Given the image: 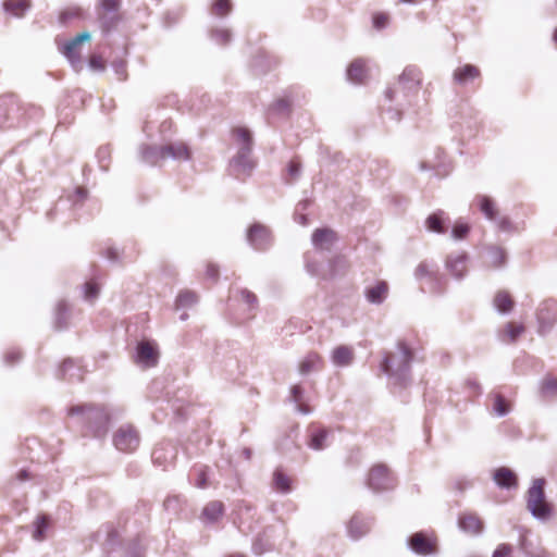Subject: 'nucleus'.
Masks as SVG:
<instances>
[{
    "label": "nucleus",
    "mask_w": 557,
    "mask_h": 557,
    "mask_svg": "<svg viewBox=\"0 0 557 557\" xmlns=\"http://www.w3.org/2000/svg\"><path fill=\"white\" fill-rule=\"evenodd\" d=\"M480 76V70L471 64L459 66L454 72V79L459 84H466Z\"/></svg>",
    "instance_id": "obj_23"
},
{
    "label": "nucleus",
    "mask_w": 557,
    "mask_h": 557,
    "mask_svg": "<svg viewBox=\"0 0 557 557\" xmlns=\"http://www.w3.org/2000/svg\"><path fill=\"white\" fill-rule=\"evenodd\" d=\"M495 222H497L499 228L503 231H510L512 228L511 222L507 216L498 215Z\"/></svg>",
    "instance_id": "obj_50"
},
{
    "label": "nucleus",
    "mask_w": 557,
    "mask_h": 557,
    "mask_svg": "<svg viewBox=\"0 0 557 557\" xmlns=\"http://www.w3.org/2000/svg\"><path fill=\"white\" fill-rule=\"evenodd\" d=\"M224 512V505L220 500H212L203 508L202 516L209 521H216Z\"/></svg>",
    "instance_id": "obj_27"
},
{
    "label": "nucleus",
    "mask_w": 557,
    "mask_h": 557,
    "mask_svg": "<svg viewBox=\"0 0 557 557\" xmlns=\"http://www.w3.org/2000/svg\"><path fill=\"white\" fill-rule=\"evenodd\" d=\"M493 408L499 416H504L509 412L510 404L502 395L497 394L494 397Z\"/></svg>",
    "instance_id": "obj_37"
},
{
    "label": "nucleus",
    "mask_w": 557,
    "mask_h": 557,
    "mask_svg": "<svg viewBox=\"0 0 557 557\" xmlns=\"http://www.w3.org/2000/svg\"><path fill=\"white\" fill-rule=\"evenodd\" d=\"M544 484L545 481L543 479H536L527 495L528 509L533 516L543 520L553 516V507L545 499Z\"/></svg>",
    "instance_id": "obj_2"
},
{
    "label": "nucleus",
    "mask_w": 557,
    "mask_h": 557,
    "mask_svg": "<svg viewBox=\"0 0 557 557\" xmlns=\"http://www.w3.org/2000/svg\"><path fill=\"white\" fill-rule=\"evenodd\" d=\"M425 223L429 231L435 233H444V212L437 211L432 213L431 215H429Z\"/></svg>",
    "instance_id": "obj_28"
},
{
    "label": "nucleus",
    "mask_w": 557,
    "mask_h": 557,
    "mask_svg": "<svg viewBox=\"0 0 557 557\" xmlns=\"http://www.w3.org/2000/svg\"><path fill=\"white\" fill-rule=\"evenodd\" d=\"M355 358L354 349L347 345H339L332 351V361L338 367L349 366Z\"/></svg>",
    "instance_id": "obj_17"
},
{
    "label": "nucleus",
    "mask_w": 557,
    "mask_h": 557,
    "mask_svg": "<svg viewBox=\"0 0 557 557\" xmlns=\"http://www.w3.org/2000/svg\"><path fill=\"white\" fill-rule=\"evenodd\" d=\"M542 392L545 395H556L557 394V379L547 376L544 379L542 384Z\"/></svg>",
    "instance_id": "obj_38"
},
{
    "label": "nucleus",
    "mask_w": 557,
    "mask_h": 557,
    "mask_svg": "<svg viewBox=\"0 0 557 557\" xmlns=\"http://www.w3.org/2000/svg\"><path fill=\"white\" fill-rule=\"evenodd\" d=\"M358 522H359V521H358L356 518H354V519H351V520H350V523H349V530H350V532H351V533H354V528H355V525H356Z\"/></svg>",
    "instance_id": "obj_56"
},
{
    "label": "nucleus",
    "mask_w": 557,
    "mask_h": 557,
    "mask_svg": "<svg viewBox=\"0 0 557 557\" xmlns=\"http://www.w3.org/2000/svg\"><path fill=\"white\" fill-rule=\"evenodd\" d=\"M327 435V430L322 428H312L310 430V441L308 443L309 447L315 450L323 449L325 447Z\"/></svg>",
    "instance_id": "obj_26"
},
{
    "label": "nucleus",
    "mask_w": 557,
    "mask_h": 557,
    "mask_svg": "<svg viewBox=\"0 0 557 557\" xmlns=\"http://www.w3.org/2000/svg\"><path fill=\"white\" fill-rule=\"evenodd\" d=\"M338 262L342 263V265L345 270L348 268V264L345 260H338Z\"/></svg>",
    "instance_id": "obj_58"
},
{
    "label": "nucleus",
    "mask_w": 557,
    "mask_h": 557,
    "mask_svg": "<svg viewBox=\"0 0 557 557\" xmlns=\"http://www.w3.org/2000/svg\"><path fill=\"white\" fill-rule=\"evenodd\" d=\"M89 65L95 71H103L106 69V60L100 54H91Z\"/></svg>",
    "instance_id": "obj_41"
},
{
    "label": "nucleus",
    "mask_w": 557,
    "mask_h": 557,
    "mask_svg": "<svg viewBox=\"0 0 557 557\" xmlns=\"http://www.w3.org/2000/svg\"><path fill=\"white\" fill-rule=\"evenodd\" d=\"M208 485V482H207V474L206 472L202 470L200 471L199 473V476H198V481H197V486L200 487V488H205L207 487Z\"/></svg>",
    "instance_id": "obj_52"
},
{
    "label": "nucleus",
    "mask_w": 557,
    "mask_h": 557,
    "mask_svg": "<svg viewBox=\"0 0 557 557\" xmlns=\"http://www.w3.org/2000/svg\"><path fill=\"white\" fill-rule=\"evenodd\" d=\"M400 2H406V3H413L414 0H399Z\"/></svg>",
    "instance_id": "obj_59"
},
{
    "label": "nucleus",
    "mask_w": 557,
    "mask_h": 557,
    "mask_svg": "<svg viewBox=\"0 0 557 557\" xmlns=\"http://www.w3.org/2000/svg\"><path fill=\"white\" fill-rule=\"evenodd\" d=\"M120 5V0H101V8L104 11H116Z\"/></svg>",
    "instance_id": "obj_47"
},
{
    "label": "nucleus",
    "mask_w": 557,
    "mask_h": 557,
    "mask_svg": "<svg viewBox=\"0 0 557 557\" xmlns=\"http://www.w3.org/2000/svg\"><path fill=\"white\" fill-rule=\"evenodd\" d=\"M323 368V359L320 354L315 351L309 352L300 362L299 371L301 374H308L312 371Z\"/></svg>",
    "instance_id": "obj_19"
},
{
    "label": "nucleus",
    "mask_w": 557,
    "mask_h": 557,
    "mask_svg": "<svg viewBox=\"0 0 557 557\" xmlns=\"http://www.w3.org/2000/svg\"><path fill=\"white\" fill-rule=\"evenodd\" d=\"M36 530L34 532V537L38 541L42 540L45 537V532L47 528L49 527V519L47 516L42 515L39 516L35 522Z\"/></svg>",
    "instance_id": "obj_35"
},
{
    "label": "nucleus",
    "mask_w": 557,
    "mask_h": 557,
    "mask_svg": "<svg viewBox=\"0 0 557 557\" xmlns=\"http://www.w3.org/2000/svg\"><path fill=\"white\" fill-rule=\"evenodd\" d=\"M5 10L15 16H22L29 8V0H7L4 2Z\"/></svg>",
    "instance_id": "obj_29"
},
{
    "label": "nucleus",
    "mask_w": 557,
    "mask_h": 557,
    "mask_svg": "<svg viewBox=\"0 0 557 557\" xmlns=\"http://www.w3.org/2000/svg\"><path fill=\"white\" fill-rule=\"evenodd\" d=\"M169 157L187 160L190 158V151L184 143L169 144L161 147H148L144 150V159L151 164H157L159 160H164Z\"/></svg>",
    "instance_id": "obj_4"
},
{
    "label": "nucleus",
    "mask_w": 557,
    "mask_h": 557,
    "mask_svg": "<svg viewBox=\"0 0 557 557\" xmlns=\"http://www.w3.org/2000/svg\"><path fill=\"white\" fill-rule=\"evenodd\" d=\"M360 534H362V531H359L358 534H354L355 536H359Z\"/></svg>",
    "instance_id": "obj_62"
},
{
    "label": "nucleus",
    "mask_w": 557,
    "mask_h": 557,
    "mask_svg": "<svg viewBox=\"0 0 557 557\" xmlns=\"http://www.w3.org/2000/svg\"><path fill=\"white\" fill-rule=\"evenodd\" d=\"M481 212L491 221H496L499 215V210L493 199L487 196L481 195L475 198Z\"/></svg>",
    "instance_id": "obj_21"
},
{
    "label": "nucleus",
    "mask_w": 557,
    "mask_h": 557,
    "mask_svg": "<svg viewBox=\"0 0 557 557\" xmlns=\"http://www.w3.org/2000/svg\"><path fill=\"white\" fill-rule=\"evenodd\" d=\"M214 39L222 45H225L231 39V34L227 29H216L212 33Z\"/></svg>",
    "instance_id": "obj_43"
},
{
    "label": "nucleus",
    "mask_w": 557,
    "mask_h": 557,
    "mask_svg": "<svg viewBox=\"0 0 557 557\" xmlns=\"http://www.w3.org/2000/svg\"><path fill=\"white\" fill-rule=\"evenodd\" d=\"M152 459L159 465H164L168 461V457L164 454L163 447L157 446L152 451Z\"/></svg>",
    "instance_id": "obj_46"
},
{
    "label": "nucleus",
    "mask_w": 557,
    "mask_h": 557,
    "mask_svg": "<svg viewBox=\"0 0 557 557\" xmlns=\"http://www.w3.org/2000/svg\"><path fill=\"white\" fill-rule=\"evenodd\" d=\"M458 525L470 534H479L483 530V521L474 512H463L459 516Z\"/></svg>",
    "instance_id": "obj_13"
},
{
    "label": "nucleus",
    "mask_w": 557,
    "mask_h": 557,
    "mask_svg": "<svg viewBox=\"0 0 557 557\" xmlns=\"http://www.w3.org/2000/svg\"><path fill=\"white\" fill-rule=\"evenodd\" d=\"M521 549L529 556V557H549V553L541 547L536 552H531L529 549L530 543L527 539V536H522L520 541Z\"/></svg>",
    "instance_id": "obj_36"
},
{
    "label": "nucleus",
    "mask_w": 557,
    "mask_h": 557,
    "mask_svg": "<svg viewBox=\"0 0 557 557\" xmlns=\"http://www.w3.org/2000/svg\"><path fill=\"white\" fill-rule=\"evenodd\" d=\"M388 294V285L384 281H379L373 286L366 289V297L370 302L381 304Z\"/></svg>",
    "instance_id": "obj_20"
},
{
    "label": "nucleus",
    "mask_w": 557,
    "mask_h": 557,
    "mask_svg": "<svg viewBox=\"0 0 557 557\" xmlns=\"http://www.w3.org/2000/svg\"><path fill=\"white\" fill-rule=\"evenodd\" d=\"M494 305L498 311L506 313L512 310L515 301L507 290H498L494 297Z\"/></svg>",
    "instance_id": "obj_25"
},
{
    "label": "nucleus",
    "mask_w": 557,
    "mask_h": 557,
    "mask_svg": "<svg viewBox=\"0 0 557 557\" xmlns=\"http://www.w3.org/2000/svg\"><path fill=\"white\" fill-rule=\"evenodd\" d=\"M106 256L111 259V260H116L117 257H119V253L115 249L113 248H108L107 249V252H106Z\"/></svg>",
    "instance_id": "obj_54"
},
{
    "label": "nucleus",
    "mask_w": 557,
    "mask_h": 557,
    "mask_svg": "<svg viewBox=\"0 0 557 557\" xmlns=\"http://www.w3.org/2000/svg\"><path fill=\"white\" fill-rule=\"evenodd\" d=\"M103 29H104L106 32H108V30H109V26H104V27H103Z\"/></svg>",
    "instance_id": "obj_61"
},
{
    "label": "nucleus",
    "mask_w": 557,
    "mask_h": 557,
    "mask_svg": "<svg viewBox=\"0 0 557 557\" xmlns=\"http://www.w3.org/2000/svg\"><path fill=\"white\" fill-rule=\"evenodd\" d=\"M67 414L95 437L103 436L108 431L110 416L103 406L81 404L69 408Z\"/></svg>",
    "instance_id": "obj_1"
},
{
    "label": "nucleus",
    "mask_w": 557,
    "mask_h": 557,
    "mask_svg": "<svg viewBox=\"0 0 557 557\" xmlns=\"http://www.w3.org/2000/svg\"><path fill=\"white\" fill-rule=\"evenodd\" d=\"M100 287L95 281L85 284V296L88 299H95L99 294Z\"/></svg>",
    "instance_id": "obj_42"
},
{
    "label": "nucleus",
    "mask_w": 557,
    "mask_h": 557,
    "mask_svg": "<svg viewBox=\"0 0 557 557\" xmlns=\"http://www.w3.org/2000/svg\"><path fill=\"white\" fill-rule=\"evenodd\" d=\"M233 135L235 136V138L238 143H243L245 145L243 150H245L246 152H249L251 143H252V138H251V134H250L249 129H247L245 127H237V128L233 129Z\"/></svg>",
    "instance_id": "obj_31"
},
{
    "label": "nucleus",
    "mask_w": 557,
    "mask_h": 557,
    "mask_svg": "<svg viewBox=\"0 0 557 557\" xmlns=\"http://www.w3.org/2000/svg\"><path fill=\"white\" fill-rule=\"evenodd\" d=\"M446 267L456 277H462L467 272V255L463 252L450 253L446 259Z\"/></svg>",
    "instance_id": "obj_14"
},
{
    "label": "nucleus",
    "mask_w": 557,
    "mask_h": 557,
    "mask_svg": "<svg viewBox=\"0 0 557 557\" xmlns=\"http://www.w3.org/2000/svg\"><path fill=\"white\" fill-rule=\"evenodd\" d=\"M410 547L417 554L430 555L436 552V542L424 533L418 532L410 537Z\"/></svg>",
    "instance_id": "obj_9"
},
{
    "label": "nucleus",
    "mask_w": 557,
    "mask_h": 557,
    "mask_svg": "<svg viewBox=\"0 0 557 557\" xmlns=\"http://www.w3.org/2000/svg\"><path fill=\"white\" fill-rule=\"evenodd\" d=\"M292 107V101L288 98H281L275 101L273 109L277 112H288Z\"/></svg>",
    "instance_id": "obj_44"
},
{
    "label": "nucleus",
    "mask_w": 557,
    "mask_h": 557,
    "mask_svg": "<svg viewBox=\"0 0 557 557\" xmlns=\"http://www.w3.org/2000/svg\"><path fill=\"white\" fill-rule=\"evenodd\" d=\"M198 297L196 293L191 290H183L176 298V305L178 307H188L197 301Z\"/></svg>",
    "instance_id": "obj_34"
},
{
    "label": "nucleus",
    "mask_w": 557,
    "mask_h": 557,
    "mask_svg": "<svg viewBox=\"0 0 557 557\" xmlns=\"http://www.w3.org/2000/svg\"><path fill=\"white\" fill-rule=\"evenodd\" d=\"M300 170V162L298 159H292L288 163V172L292 177H295Z\"/></svg>",
    "instance_id": "obj_49"
},
{
    "label": "nucleus",
    "mask_w": 557,
    "mask_h": 557,
    "mask_svg": "<svg viewBox=\"0 0 557 557\" xmlns=\"http://www.w3.org/2000/svg\"><path fill=\"white\" fill-rule=\"evenodd\" d=\"M206 275L208 278H211L212 281H215L219 276V269L213 263H208L206 268Z\"/></svg>",
    "instance_id": "obj_48"
},
{
    "label": "nucleus",
    "mask_w": 557,
    "mask_h": 557,
    "mask_svg": "<svg viewBox=\"0 0 557 557\" xmlns=\"http://www.w3.org/2000/svg\"><path fill=\"white\" fill-rule=\"evenodd\" d=\"M159 352L151 342H140L137 346V362L146 367H154L158 363Z\"/></svg>",
    "instance_id": "obj_10"
},
{
    "label": "nucleus",
    "mask_w": 557,
    "mask_h": 557,
    "mask_svg": "<svg viewBox=\"0 0 557 557\" xmlns=\"http://www.w3.org/2000/svg\"><path fill=\"white\" fill-rule=\"evenodd\" d=\"M232 10V3L230 0H215L211 7V13L215 16H225Z\"/></svg>",
    "instance_id": "obj_33"
},
{
    "label": "nucleus",
    "mask_w": 557,
    "mask_h": 557,
    "mask_svg": "<svg viewBox=\"0 0 557 557\" xmlns=\"http://www.w3.org/2000/svg\"><path fill=\"white\" fill-rule=\"evenodd\" d=\"M493 478L500 487L510 488L517 486V475L509 468L500 467L496 469Z\"/></svg>",
    "instance_id": "obj_18"
},
{
    "label": "nucleus",
    "mask_w": 557,
    "mask_h": 557,
    "mask_svg": "<svg viewBox=\"0 0 557 557\" xmlns=\"http://www.w3.org/2000/svg\"><path fill=\"white\" fill-rule=\"evenodd\" d=\"M348 78L357 84H362L368 77V66L364 59H355L347 69Z\"/></svg>",
    "instance_id": "obj_15"
},
{
    "label": "nucleus",
    "mask_w": 557,
    "mask_h": 557,
    "mask_svg": "<svg viewBox=\"0 0 557 557\" xmlns=\"http://www.w3.org/2000/svg\"><path fill=\"white\" fill-rule=\"evenodd\" d=\"M274 486L282 493H287L292 488V479L282 470H276L273 475Z\"/></svg>",
    "instance_id": "obj_30"
},
{
    "label": "nucleus",
    "mask_w": 557,
    "mask_h": 557,
    "mask_svg": "<svg viewBox=\"0 0 557 557\" xmlns=\"http://www.w3.org/2000/svg\"><path fill=\"white\" fill-rule=\"evenodd\" d=\"M553 38H554V41L557 42V29L555 30Z\"/></svg>",
    "instance_id": "obj_60"
},
{
    "label": "nucleus",
    "mask_w": 557,
    "mask_h": 557,
    "mask_svg": "<svg viewBox=\"0 0 557 557\" xmlns=\"http://www.w3.org/2000/svg\"><path fill=\"white\" fill-rule=\"evenodd\" d=\"M388 20H389L388 15L383 12L374 13L372 16L373 26L377 29L384 28L387 25Z\"/></svg>",
    "instance_id": "obj_40"
},
{
    "label": "nucleus",
    "mask_w": 557,
    "mask_h": 557,
    "mask_svg": "<svg viewBox=\"0 0 557 557\" xmlns=\"http://www.w3.org/2000/svg\"><path fill=\"white\" fill-rule=\"evenodd\" d=\"M90 39V35L87 32H83L75 36L73 39L69 40L63 45L62 52L63 54L72 62H76L79 60L81 52L79 46L88 41Z\"/></svg>",
    "instance_id": "obj_11"
},
{
    "label": "nucleus",
    "mask_w": 557,
    "mask_h": 557,
    "mask_svg": "<svg viewBox=\"0 0 557 557\" xmlns=\"http://www.w3.org/2000/svg\"><path fill=\"white\" fill-rule=\"evenodd\" d=\"M76 194L78 195L79 198L84 199L87 196V190L84 187H77Z\"/></svg>",
    "instance_id": "obj_55"
},
{
    "label": "nucleus",
    "mask_w": 557,
    "mask_h": 557,
    "mask_svg": "<svg viewBox=\"0 0 557 557\" xmlns=\"http://www.w3.org/2000/svg\"><path fill=\"white\" fill-rule=\"evenodd\" d=\"M115 447L123 453H132L139 446V435L133 425H122L113 437Z\"/></svg>",
    "instance_id": "obj_6"
},
{
    "label": "nucleus",
    "mask_w": 557,
    "mask_h": 557,
    "mask_svg": "<svg viewBox=\"0 0 557 557\" xmlns=\"http://www.w3.org/2000/svg\"><path fill=\"white\" fill-rule=\"evenodd\" d=\"M336 239V233L330 228H318L312 234L313 245L324 250H329Z\"/></svg>",
    "instance_id": "obj_16"
},
{
    "label": "nucleus",
    "mask_w": 557,
    "mask_h": 557,
    "mask_svg": "<svg viewBox=\"0 0 557 557\" xmlns=\"http://www.w3.org/2000/svg\"><path fill=\"white\" fill-rule=\"evenodd\" d=\"M421 82V71L416 66H407L399 76L395 87L386 90V97L393 100L396 94H403L405 97L417 94Z\"/></svg>",
    "instance_id": "obj_3"
},
{
    "label": "nucleus",
    "mask_w": 557,
    "mask_h": 557,
    "mask_svg": "<svg viewBox=\"0 0 557 557\" xmlns=\"http://www.w3.org/2000/svg\"><path fill=\"white\" fill-rule=\"evenodd\" d=\"M506 251L504 248L493 246L487 249L486 262L492 268H499L506 262Z\"/></svg>",
    "instance_id": "obj_24"
},
{
    "label": "nucleus",
    "mask_w": 557,
    "mask_h": 557,
    "mask_svg": "<svg viewBox=\"0 0 557 557\" xmlns=\"http://www.w3.org/2000/svg\"><path fill=\"white\" fill-rule=\"evenodd\" d=\"M539 322V332L544 334L548 332L557 322V302L554 300L543 301L536 311Z\"/></svg>",
    "instance_id": "obj_8"
},
{
    "label": "nucleus",
    "mask_w": 557,
    "mask_h": 557,
    "mask_svg": "<svg viewBox=\"0 0 557 557\" xmlns=\"http://www.w3.org/2000/svg\"><path fill=\"white\" fill-rule=\"evenodd\" d=\"M368 485L373 491H385L394 486V478L385 465L373 466L368 474Z\"/></svg>",
    "instance_id": "obj_7"
},
{
    "label": "nucleus",
    "mask_w": 557,
    "mask_h": 557,
    "mask_svg": "<svg viewBox=\"0 0 557 557\" xmlns=\"http://www.w3.org/2000/svg\"><path fill=\"white\" fill-rule=\"evenodd\" d=\"M512 547L508 544H500L493 553V557H511Z\"/></svg>",
    "instance_id": "obj_45"
},
{
    "label": "nucleus",
    "mask_w": 557,
    "mask_h": 557,
    "mask_svg": "<svg viewBox=\"0 0 557 557\" xmlns=\"http://www.w3.org/2000/svg\"><path fill=\"white\" fill-rule=\"evenodd\" d=\"M227 557H246V556L244 554L234 553V554L228 555Z\"/></svg>",
    "instance_id": "obj_57"
},
{
    "label": "nucleus",
    "mask_w": 557,
    "mask_h": 557,
    "mask_svg": "<svg viewBox=\"0 0 557 557\" xmlns=\"http://www.w3.org/2000/svg\"><path fill=\"white\" fill-rule=\"evenodd\" d=\"M248 240L257 249H264L270 243L269 230L260 224H253L248 230Z\"/></svg>",
    "instance_id": "obj_12"
},
{
    "label": "nucleus",
    "mask_w": 557,
    "mask_h": 557,
    "mask_svg": "<svg viewBox=\"0 0 557 557\" xmlns=\"http://www.w3.org/2000/svg\"><path fill=\"white\" fill-rule=\"evenodd\" d=\"M240 295L248 306H253L257 302V297L249 290H242Z\"/></svg>",
    "instance_id": "obj_51"
},
{
    "label": "nucleus",
    "mask_w": 557,
    "mask_h": 557,
    "mask_svg": "<svg viewBox=\"0 0 557 557\" xmlns=\"http://www.w3.org/2000/svg\"><path fill=\"white\" fill-rule=\"evenodd\" d=\"M470 226L463 222H457L453 227V236L456 239H463L468 236Z\"/></svg>",
    "instance_id": "obj_39"
},
{
    "label": "nucleus",
    "mask_w": 557,
    "mask_h": 557,
    "mask_svg": "<svg viewBox=\"0 0 557 557\" xmlns=\"http://www.w3.org/2000/svg\"><path fill=\"white\" fill-rule=\"evenodd\" d=\"M429 273L428 264L426 263H420L417 268V274L422 276Z\"/></svg>",
    "instance_id": "obj_53"
},
{
    "label": "nucleus",
    "mask_w": 557,
    "mask_h": 557,
    "mask_svg": "<svg viewBox=\"0 0 557 557\" xmlns=\"http://www.w3.org/2000/svg\"><path fill=\"white\" fill-rule=\"evenodd\" d=\"M292 398L294 403L297 405V408L302 413H309L311 411V408L305 404L302 399V388L299 385H294L292 387Z\"/></svg>",
    "instance_id": "obj_32"
},
{
    "label": "nucleus",
    "mask_w": 557,
    "mask_h": 557,
    "mask_svg": "<svg viewBox=\"0 0 557 557\" xmlns=\"http://www.w3.org/2000/svg\"><path fill=\"white\" fill-rule=\"evenodd\" d=\"M397 347L400 356L387 355L382 362V370L388 375L405 373L413 359V351L405 341H399Z\"/></svg>",
    "instance_id": "obj_5"
},
{
    "label": "nucleus",
    "mask_w": 557,
    "mask_h": 557,
    "mask_svg": "<svg viewBox=\"0 0 557 557\" xmlns=\"http://www.w3.org/2000/svg\"><path fill=\"white\" fill-rule=\"evenodd\" d=\"M525 327L522 323L508 322L500 331V339L504 343L511 344L524 332Z\"/></svg>",
    "instance_id": "obj_22"
}]
</instances>
